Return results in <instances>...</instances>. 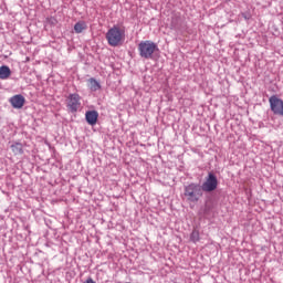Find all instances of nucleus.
I'll return each mask as SVG.
<instances>
[{"label":"nucleus","instance_id":"obj_1","mask_svg":"<svg viewBox=\"0 0 283 283\" xmlns=\"http://www.w3.org/2000/svg\"><path fill=\"white\" fill-rule=\"evenodd\" d=\"M106 41L111 48H118L125 41V29L114 25L106 33Z\"/></svg>","mask_w":283,"mask_h":283},{"label":"nucleus","instance_id":"obj_2","mask_svg":"<svg viewBox=\"0 0 283 283\" xmlns=\"http://www.w3.org/2000/svg\"><path fill=\"white\" fill-rule=\"evenodd\" d=\"M203 195L205 190H202V186H200V184L192 182L186 186L184 190V196L189 205H196V202H198Z\"/></svg>","mask_w":283,"mask_h":283},{"label":"nucleus","instance_id":"obj_3","mask_svg":"<svg viewBox=\"0 0 283 283\" xmlns=\"http://www.w3.org/2000/svg\"><path fill=\"white\" fill-rule=\"evenodd\" d=\"M138 52L142 59H154V54L158 52V44L149 40L142 41L138 44Z\"/></svg>","mask_w":283,"mask_h":283},{"label":"nucleus","instance_id":"obj_4","mask_svg":"<svg viewBox=\"0 0 283 283\" xmlns=\"http://www.w3.org/2000/svg\"><path fill=\"white\" fill-rule=\"evenodd\" d=\"M66 107L71 114H76L81 109V95L72 93L66 97Z\"/></svg>","mask_w":283,"mask_h":283},{"label":"nucleus","instance_id":"obj_5","mask_svg":"<svg viewBox=\"0 0 283 283\" xmlns=\"http://www.w3.org/2000/svg\"><path fill=\"white\" fill-rule=\"evenodd\" d=\"M270 109L275 116H283V101L277 95L269 98Z\"/></svg>","mask_w":283,"mask_h":283},{"label":"nucleus","instance_id":"obj_6","mask_svg":"<svg viewBox=\"0 0 283 283\" xmlns=\"http://www.w3.org/2000/svg\"><path fill=\"white\" fill-rule=\"evenodd\" d=\"M201 189L208 193L216 191L218 189V177H216L213 172H209L206 181L201 186Z\"/></svg>","mask_w":283,"mask_h":283},{"label":"nucleus","instance_id":"obj_7","mask_svg":"<svg viewBox=\"0 0 283 283\" xmlns=\"http://www.w3.org/2000/svg\"><path fill=\"white\" fill-rule=\"evenodd\" d=\"M9 102L14 109H21L25 105V97L23 95H14Z\"/></svg>","mask_w":283,"mask_h":283},{"label":"nucleus","instance_id":"obj_8","mask_svg":"<svg viewBox=\"0 0 283 283\" xmlns=\"http://www.w3.org/2000/svg\"><path fill=\"white\" fill-rule=\"evenodd\" d=\"M86 123L88 125H96L98 123V112L96 111H88L85 114Z\"/></svg>","mask_w":283,"mask_h":283},{"label":"nucleus","instance_id":"obj_9","mask_svg":"<svg viewBox=\"0 0 283 283\" xmlns=\"http://www.w3.org/2000/svg\"><path fill=\"white\" fill-rule=\"evenodd\" d=\"M88 87L91 92H98V90H101V83L96 81V78L91 77L88 78Z\"/></svg>","mask_w":283,"mask_h":283},{"label":"nucleus","instance_id":"obj_10","mask_svg":"<svg viewBox=\"0 0 283 283\" xmlns=\"http://www.w3.org/2000/svg\"><path fill=\"white\" fill-rule=\"evenodd\" d=\"M11 150L14 154V156H21L23 154V144H21V143L12 144Z\"/></svg>","mask_w":283,"mask_h":283},{"label":"nucleus","instance_id":"obj_11","mask_svg":"<svg viewBox=\"0 0 283 283\" xmlns=\"http://www.w3.org/2000/svg\"><path fill=\"white\" fill-rule=\"evenodd\" d=\"M10 74H12V71H10L9 66L3 65L0 67V78L2 81H6V78H10Z\"/></svg>","mask_w":283,"mask_h":283},{"label":"nucleus","instance_id":"obj_12","mask_svg":"<svg viewBox=\"0 0 283 283\" xmlns=\"http://www.w3.org/2000/svg\"><path fill=\"white\" fill-rule=\"evenodd\" d=\"M84 30H87V23L85 21H78L74 25V31L76 34H81Z\"/></svg>","mask_w":283,"mask_h":283},{"label":"nucleus","instance_id":"obj_13","mask_svg":"<svg viewBox=\"0 0 283 283\" xmlns=\"http://www.w3.org/2000/svg\"><path fill=\"white\" fill-rule=\"evenodd\" d=\"M190 240L191 242H193L196 244V242H200V231L198 230H192L191 234H190Z\"/></svg>","mask_w":283,"mask_h":283},{"label":"nucleus","instance_id":"obj_14","mask_svg":"<svg viewBox=\"0 0 283 283\" xmlns=\"http://www.w3.org/2000/svg\"><path fill=\"white\" fill-rule=\"evenodd\" d=\"M84 283H96L92 277L87 279Z\"/></svg>","mask_w":283,"mask_h":283},{"label":"nucleus","instance_id":"obj_15","mask_svg":"<svg viewBox=\"0 0 283 283\" xmlns=\"http://www.w3.org/2000/svg\"><path fill=\"white\" fill-rule=\"evenodd\" d=\"M242 17H243L245 20H249V19H250V17L247 15L245 13H242Z\"/></svg>","mask_w":283,"mask_h":283},{"label":"nucleus","instance_id":"obj_16","mask_svg":"<svg viewBox=\"0 0 283 283\" xmlns=\"http://www.w3.org/2000/svg\"><path fill=\"white\" fill-rule=\"evenodd\" d=\"M171 28L176 29V23L174 22V20L171 22Z\"/></svg>","mask_w":283,"mask_h":283}]
</instances>
